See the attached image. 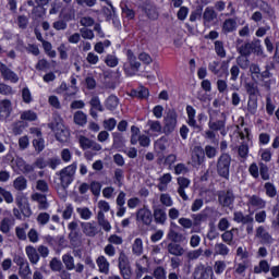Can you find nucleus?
I'll use <instances>...</instances> for the list:
<instances>
[{
  "label": "nucleus",
  "instance_id": "f257e3e1",
  "mask_svg": "<svg viewBox=\"0 0 279 279\" xmlns=\"http://www.w3.org/2000/svg\"><path fill=\"white\" fill-rule=\"evenodd\" d=\"M236 51L240 53V56L247 58H250L252 53H255L260 58H267V54H265V51L263 50V46H260V40L245 43L241 46H238Z\"/></svg>",
  "mask_w": 279,
  "mask_h": 279
},
{
  "label": "nucleus",
  "instance_id": "f03ea898",
  "mask_svg": "<svg viewBox=\"0 0 279 279\" xmlns=\"http://www.w3.org/2000/svg\"><path fill=\"white\" fill-rule=\"evenodd\" d=\"M75 171H77V162H73L72 165L57 172V175H59V180L61 182L62 191H66L69 186L73 184V180H75Z\"/></svg>",
  "mask_w": 279,
  "mask_h": 279
},
{
  "label": "nucleus",
  "instance_id": "7ed1b4c3",
  "mask_svg": "<svg viewBox=\"0 0 279 279\" xmlns=\"http://www.w3.org/2000/svg\"><path fill=\"white\" fill-rule=\"evenodd\" d=\"M226 113L222 112L219 116V111L214 110L209 113L208 128L209 130H213V132H220L222 136H226Z\"/></svg>",
  "mask_w": 279,
  "mask_h": 279
},
{
  "label": "nucleus",
  "instance_id": "20e7f679",
  "mask_svg": "<svg viewBox=\"0 0 279 279\" xmlns=\"http://www.w3.org/2000/svg\"><path fill=\"white\" fill-rule=\"evenodd\" d=\"M186 113H187V125L190 128H193V130H196V132H204V126L202 125V121H206L208 117H206V113L202 112L197 116V120H195V108L193 106L189 105L186 107ZM198 121V124H197Z\"/></svg>",
  "mask_w": 279,
  "mask_h": 279
},
{
  "label": "nucleus",
  "instance_id": "39448f33",
  "mask_svg": "<svg viewBox=\"0 0 279 279\" xmlns=\"http://www.w3.org/2000/svg\"><path fill=\"white\" fill-rule=\"evenodd\" d=\"M175 128H178V112H175V109H168L163 118V134L167 136L173 134Z\"/></svg>",
  "mask_w": 279,
  "mask_h": 279
},
{
  "label": "nucleus",
  "instance_id": "423d86ee",
  "mask_svg": "<svg viewBox=\"0 0 279 279\" xmlns=\"http://www.w3.org/2000/svg\"><path fill=\"white\" fill-rule=\"evenodd\" d=\"M232 162V157L230 155L223 153L220 155L217 161V173L220 178H225L228 180L230 178V165Z\"/></svg>",
  "mask_w": 279,
  "mask_h": 279
},
{
  "label": "nucleus",
  "instance_id": "0eeeda50",
  "mask_svg": "<svg viewBox=\"0 0 279 279\" xmlns=\"http://www.w3.org/2000/svg\"><path fill=\"white\" fill-rule=\"evenodd\" d=\"M70 233L68 239L72 247H82V232L80 231V225L76 221H72L68 225Z\"/></svg>",
  "mask_w": 279,
  "mask_h": 279
},
{
  "label": "nucleus",
  "instance_id": "6e6552de",
  "mask_svg": "<svg viewBox=\"0 0 279 279\" xmlns=\"http://www.w3.org/2000/svg\"><path fill=\"white\" fill-rule=\"evenodd\" d=\"M126 56L129 63H124L123 69L125 75H128V77H132L138 73V70L141 69V62L136 60V57L132 50H128Z\"/></svg>",
  "mask_w": 279,
  "mask_h": 279
},
{
  "label": "nucleus",
  "instance_id": "1a4fd4ad",
  "mask_svg": "<svg viewBox=\"0 0 279 279\" xmlns=\"http://www.w3.org/2000/svg\"><path fill=\"white\" fill-rule=\"evenodd\" d=\"M126 56L129 63H124L123 69L125 75H128V77H132L138 73V70L141 69V62L136 60V57L132 50H128Z\"/></svg>",
  "mask_w": 279,
  "mask_h": 279
},
{
  "label": "nucleus",
  "instance_id": "9d476101",
  "mask_svg": "<svg viewBox=\"0 0 279 279\" xmlns=\"http://www.w3.org/2000/svg\"><path fill=\"white\" fill-rule=\"evenodd\" d=\"M126 56L129 63H124L123 69L125 75H128V77H132L138 73V70L141 69V62L136 60V57L132 50H128Z\"/></svg>",
  "mask_w": 279,
  "mask_h": 279
},
{
  "label": "nucleus",
  "instance_id": "9b49d317",
  "mask_svg": "<svg viewBox=\"0 0 279 279\" xmlns=\"http://www.w3.org/2000/svg\"><path fill=\"white\" fill-rule=\"evenodd\" d=\"M15 166L21 171V173H23V175H27L31 182L37 180L38 175L36 172H34V166L25 162L23 158H17L15 160Z\"/></svg>",
  "mask_w": 279,
  "mask_h": 279
},
{
  "label": "nucleus",
  "instance_id": "f8f14e48",
  "mask_svg": "<svg viewBox=\"0 0 279 279\" xmlns=\"http://www.w3.org/2000/svg\"><path fill=\"white\" fill-rule=\"evenodd\" d=\"M234 192L232 190H223L218 192V203L222 208H232L234 206Z\"/></svg>",
  "mask_w": 279,
  "mask_h": 279
},
{
  "label": "nucleus",
  "instance_id": "ddd939ff",
  "mask_svg": "<svg viewBox=\"0 0 279 279\" xmlns=\"http://www.w3.org/2000/svg\"><path fill=\"white\" fill-rule=\"evenodd\" d=\"M54 125V123H49L48 128L54 132L56 138L59 141V143H66V141H69V136H71V133L64 128L62 122H57V129Z\"/></svg>",
  "mask_w": 279,
  "mask_h": 279
},
{
  "label": "nucleus",
  "instance_id": "4468645a",
  "mask_svg": "<svg viewBox=\"0 0 279 279\" xmlns=\"http://www.w3.org/2000/svg\"><path fill=\"white\" fill-rule=\"evenodd\" d=\"M15 204L24 217H32V208L24 193H17Z\"/></svg>",
  "mask_w": 279,
  "mask_h": 279
},
{
  "label": "nucleus",
  "instance_id": "2eb2a0df",
  "mask_svg": "<svg viewBox=\"0 0 279 279\" xmlns=\"http://www.w3.org/2000/svg\"><path fill=\"white\" fill-rule=\"evenodd\" d=\"M62 262L68 271H73V269H75L76 274H84V264L78 263L75 266V258L71 254H64L62 256Z\"/></svg>",
  "mask_w": 279,
  "mask_h": 279
},
{
  "label": "nucleus",
  "instance_id": "dca6fc26",
  "mask_svg": "<svg viewBox=\"0 0 279 279\" xmlns=\"http://www.w3.org/2000/svg\"><path fill=\"white\" fill-rule=\"evenodd\" d=\"M192 167H202V163L206 160V153H204V148L202 146H194L192 150Z\"/></svg>",
  "mask_w": 279,
  "mask_h": 279
},
{
  "label": "nucleus",
  "instance_id": "f3484780",
  "mask_svg": "<svg viewBox=\"0 0 279 279\" xmlns=\"http://www.w3.org/2000/svg\"><path fill=\"white\" fill-rule=\"evenodd\" d=\"M0 74L5 82H11V84H16L19 82V75L3 62H0Z\"/></svg>",
  "mask_w": 279,
  "mask_h": 279
},
{
  "label": "nucleus",
  "instance_id": "a211bd4d",
  "mask_svg": "<svg viewBox=\"0 0 279 279\" xmlns=\"http://www.w3.org/2000/svg\"><path fill=\"white\" fill-rule=\"evenodd\" d=\"M136 221H140L144 226H151V222L154 221L151 210L147 207L138 209L136 213Z\"/></svg>",
  "mask_w": 279,
  "mask_h": 279
},
{
  "label": "nucleus",
  "instance_id": "6ab92c4d",
  "mask_svg": "<svg viewBox=\"0 0 279 279\" xmlns=\"http://www.w3.org/2000/svg\"><path fill=\"white\" fill-rule=\"evenodd\" d=\"M177 182L179 184V187L177 190L178 194L183 199V202H189V195H186L185 189H189V186H191V180L184 177H179L177 179Z\"/></svg>",
  "mask_w": 279,
  "mask_h": 279
},
{
  "label": "nucleus",
  "instance_id": "aec40b11",
  "mask_svg": "<svg viewBox=\"0 0 279 279\" xmlns=\"http://www.w3.org/2000/svg\"><path fill=\"white\" fill-rule=\"evenodd\" d=\"M153 217L155 219V223H158L159 226H165L167 223V209L154 206Z\"/></svg>",
  "mask_w": 279,
  "mask_h": 279
},
{
  "label": "nucleus",
  "instance_id": "412c9836",
  "mask_svg": "<svg viewBox=\"0 0 279 279\" xmlns=\"http://www.w3.org/2000/svg\"><path fill=\"white\" fill-rule=\"evenodd\" d=\"M81 228L85 236L95 238L99 234V229L95 222H81Z\"/></svg>",
  "mask_w": 279,
  "mask_h": 279
},
{
  "label": "nucleus",
  "instance_id": "4be33fe9",
  "mask_svg": "<svg viewBox=\"0 0 279 279\" xmlns=\"http://www.w3.org/2000/svg\"><path fill=\"white\" fill-rule=\"evenodd\" d=\"M12 114V101L4 99L0 101V121L8 119Z\"/></svg>",
  "mask_w": 279,
  "mask_h": 279
},
{
  "label": "nucleus",
  "instance_id": "5701e85b",
  "mask_svg": "<svg viewBox=\"0 0 279 279\" xmlns=\"http://www.w3.org/2000/svg\"><path fill=\"white\" fill-rule=\"evenodd\" d=\"M25 252L29 263H32V265H37L38 260H40V255L38 254V250H36V247L32 245H28L26 246Z\"/></svg>",
  "mask_w": 279,
  "mask_h": 279
},
{
  "label": "nucleus",
  "instance_id": "b1692460",
  "mask_svg": "<svg viewBox=\"0 0 279 279\" xmlns=\"http://www.w3.org/2000/svg\"><path fill=\"white\" fill-rule=\"evenodd\" d=\"M96 263H97L100 274H105L106 276H108V274H110V263L108 262L106 256H104V255L98 256V258L96 259Z\"/></svg>",
  "mask_w": 279,
  "mask_h": 279
},
{
  "label": "nucleus",
  "instance_id": "393cba45",
  "mask_svg": "<svg viewBox=\"0 0 279 279\" xmlns=\"http://www.w3.org/2000/svg\"><path fill=\"white\" fill-rule=\"evenodd\" d=\"M167 252L170 253L172 256H184V247H182L177 242H170L167 245Z\"/></svg>",
  "mask_w": 279,
  "mask_h": 279
},
{
  "label": "nucleus",
  "instance_id": "a878e982",
  "mask_svg": "<svg viewBox=\"0 0 279 279\" xmlns=\"http://www.w3.org/2000/svg\"><path fill=\"white\" fill-rule=\"evenodd\" d=\"M34 202H38L39 210H47L49 208V203L47 202V196L45 194L35 193L32 195Z\"/></svg>",
  "mask_w": 279,
  "mask_h": 279
},
{
  "label": "nucleus",
  "instance_id": "bb28decb",
  "mask_svg": "<svg viewBox=\"0 0 279 279\" xmlns=\"http://www.w3.org/2000/svg\"><path fill=\"white\" fill-rule=\"evenodd\" d=\"M232 32H236V20H225V22L222 23V34H232Z\"/></svg>",
  "mask_w": 279,
  "mask_h": 279
},
{
  "label": "nucleus",
  "instance_id": "cd10ccee",
  "mask_svg": "<svg viewBox=\"0 0 279 279\" xmlns=\"http://www.w3.org/2000/svg\"><path fill=\"white\" fill-rule=\"evenodd\" d=\"M248 206H253V208H259L263 209L267 206V202L265 199L260 198L257 195H253L248 197Z\"/></svg>",
  "mask_w": 279,
  "mask_h": 279
},
{
  "label": "nucleus",
  "instance_id": "c85d7f7f",
  "mask_svg": "<svg viewBox=\"0 0 279 279\" xmlns=\"http://www.w3.org/2000/svg\"><path fill=\"white\" fill-rule=\"evenodd\" d=\"M168 239L170 241H172V243H184V241H186V236H184V234L170 229L168 232Z\"/></svg>",
  "mask_w": 279,
  "mask_h": 279
},
{
  "label": "nucleus",
  "instance_id": "c756f323",
  "mask_svg": "<svg viewBox=\"0 0 279 279\" xmlns=\"http://www.w3.org/2000/svg\"><path fill=\"white\" fill-rule=\"evenodd\" d=\"M97 219L98 225L105 230V232H110V230H112V226H110V222L106 219L104 211H98Z\"/></svg>",
  "mask_w": 279,
  "mask_h": 279
},
{
  "label": "nucleus",
  "instance_id": "7c9ffc66",
  "mask_svg": "<svg viewBox=\"0 0 279 279\" xmlns=\"http://www.w3.org/2000/svg\"><path fill=\"white\" fill-rule=\"evenodd\" d=\"M246 110L248 114H256L258 112V97H248Z\"/></svg>",
  "mask_w": 279,
  "mask_h": 279
},
{
  "label": "nucleus",
  "instance_id": "2f4dec72",
  "mask_svg": "<svg viewBox=\"0 0 279 279\" xmlns=\"http://www.w3.org/2000/svg\"><path fill=\"white\" fill-rule=\"evenodd\" d=\"M203 19L205 23H213V21L217 19V11L210 7H207L203 13Z\"/></svg>",
  "mask_w": 279,
  "mask_h": 279
},
{
  "label": "nucleus",
  "instance_id": "473e14b6",
  "mask_svg": "<svg viewBox=\"0 0 279 279\" xmlns=\"http://www.w3.org/2000/svg\"><path fill=\"white\" fill-rule=\"evenodd\" d=\"M248 69L253 82H258V80H260V65H258V63H251Z\"/></svg>",
  "mask_w": 279,
  "mask_h": 279
},
{
  "label": "nucleus",
  "instance_id": "72a5a7b5",
  "mask_svg": "<svg viewBox=\"0 0 279 279\" xmlns=\"http://www.w3.org/2000/svg\"><path fill=\"white\" fill-rule=\"evenodd\" d=\"M144 12L147 15V17L150 19V21H157L158 16H159L158 8H156V5H154V4H148L144 9Z\"/></svg>",
  "mask_w": 279,
  "mask_h": 279
},
{
  "label": "nucleus",
  "instance_id": "f704fd0d",
  "mask_svg": "<svg viewBox=\"0 0 279 279\" xmlns=\"http://www.w3.org/2000/svg\"><path fill=\"white\" fill-rule=\"evenodd\" d=\"M13 187L15 191H25L27 189V179L25 177L20 175L13 181Z\"/></svg>",
  "mask_w": 279,
  "mask_h": 279
},
{
  "label": "nucleus",
  "instance_id": "c9c22d12",
  "mask_svg": "<svg viewBox=\"0 0 279 279\" xmlns=\"http://www.w3.org/2000/svg\"><path fill=\"white\" fill-rule=\"evenodd\" d=\"M45 14H47V9H45L39 4H36V7H34L32 10V17L34 21H38V19H43Z\"/></svg>",
  "mask_w": 279,
  "mask_h": 279
},
{
  "label": "nucleus",
  "instance_id": "e433bc0d",
  "mask_svg": "<svg viewBox=\"0 0 279 279\" xmlns=\"http://www.w3.org/2000/svg\"><path fill=\"white\" fill-rule=\"evenodd\" d=\"M235 62H236L238 66H240V69H242V71H247V69H250V65L252 64L250 62V57H245L243 54H240L235 59Z\"/></svg>",
  "mask_w": 279,
  "mask_h": 279
},
{
  "label": "nucleus",
  "instance_id": "4c0bfd02",
  "mask_svg": "<svg viewBox=\"0 0 279 279\" xmlns=\"http://www.w3.org/2000/svg\"><path fill=\"white\" fill-rule=\"evenodd\" d=\"M206 271H208V268L204 266V264H198L193 272V279H204V276H206Z\"/></svg>",
  "mask_w": 279,
  "mask_h": 279
},
{
  "label": "nucleus",
  "instance_id": "58836bf2",
  "mask_svg": "<svg viewBox=\"0 0 279 279\" xmlns=\"http://www.w3.org/2000/svg\"><path fill=\"white\" fill-rule=\"evenodd\" d=\"M105 106L107 110H117V107L119 106V98L114 95H110L105 102Z\"/></svg>",
  "mask_w": 279,
  "mask_h": 279
},
{
  "label": "nucleus",
  "instance_id": "ea45409f",
  "mask_svg": "<svg viewBox=\"0 0 279 279\" xmlns=\"http://www.w3.org/2000/svg\"><path fill=\"white\" fill-rule=\"evenodd\" d=\"M214 252L219 256H228V254H230V248H228V245L223 243H216L214 246Z\"/></svg>",
  "mask_w": 279,
  "mask_h": 279
},
{
  "label": "nucleus",
  "instance_id": "a19ab883",
  "mask_svg": "<svg viewBox=\"0 0 279 279\" xmlns=\"http://www.w3.org/2000/svg\"><path fill=\"white\" fill-rule=\"evenodd\" d=\"M87 117L86 113H84L83 111H76L74 113V123H76V125H81L84 126L87 123Z\"/></svg>",
  "mask_w": 279,
  "mask_h": 279
},
{
  "label": "nucleus",
  "instance_id": "79ce46f5",
  "mask_svg": "<svg viewBox=\"0 0 279 279\" xmlns=\"http://www.w3.org/2000/svg\"><path fill=\"white\" fill-rule=\"evenodd\" d=\"M244 88L248 97H256L258 95V85L255 83H245Z\"/></svg>",
  "mask_w": 279,
  "mask_h": 279
},
{
  "label": "nucleus",
  "instance_id": "37998d69",
  "mask_svg": "<svg viewBox=\"0 0 279 279\" xmlns=\"http://www.w3.org/2000/svg\"><path fill=\"white\" fill-rule=\"evenodd\" d=\"M255 274H269V263L265 259L259 262L258 266L254 267Z\"/></svg>",
  "mask_w": 279,
  "mask_h": 279
},
{
  "label": "nucleus",
  "instance_id": "c03bdc74",
  "mask_svg": "<svg viewBox=\"0 0 279 279\" xmlns=\"http://www.w3.org/2000/svg\"><path fill=\"white\" fill-rule=\"evenodd\" d=\"M239 229H232L229 231H225L221 234V239L225 243H227V245H232V241L234 239V231H238Z\"/></svg>",
  "mask_w": 279,
  "mask_h": 279
},
{
  "label": "nucleus",
  "instance_id": "a18cd8bd",
  "mask_svg": "<svg viewBox=\"0 0 279 279\" xmlns=\"http://www.w3.org/2000/svg\"><path fill=\"white\" fill-rule=\"evenodd\" d=\"M11 229H12V219L3 218L0 222V230L3 232V234H8Z\"/></svg>",
  "mask_w": 279,
  "mask_h": 279
},
{
  "label": "nucleus",
  "instance_id": "49530a36",
  "mask_svg": "<svg viewBox=\"0 0 279 279\" xmlns=\"http://www.w3.org/2000/svg\"><path fill=\"white\" fill-rule=\"evenodd\" d=\"M89 106H92L93 110H98V112H104V106L101 105V100H99L98 96L92 97L89 101Z\"/></svg>",
  "mask_w": 279,
  "mask_h": 279
},
{
  "label": "nucleus",
  "instance_id": "de8ad7c7",
  "mask_svg": "<svg viewBox=\"0 0 279 279\" xmlns=\"http://www.w3.org/2000/svg\"><path fill=\"white\" fill-rule=\"evenodd\" d=\"M81 219H85L86 221L93 217V211L88 207H78L76 209Z\"/></svg>",
  "mask_w": 279,
  "mask_h": 279
},
{
  "label": "nucleus",
  "instance_id": "09e8293b",
  "mask_svg": "<svg viewBox=\"0 0 279 279\" xmlns=\"http://www.w3.org/2000/svg\"><path fill=\"white\" fill-rule=\"evenodd\" d=\"M159 202L160 204H162V206H166L167 208H171V206H173V198H171V195L167 193L160 194Z\"/></svg>",
  "mask_w": 279,
  "mask_h": 279
},
{
  "label": "nucleus",
  "instance_id": "8fccbe9b",
  "mask_svg": "<svg viewBox=\"0 0 279 279\" xmlns=\"http://www.w3.org/2000/svg\"><path fill=\"white\" fill-rule=\"evenodd\" d=\"M19 275L21 276V278H24V279L32 276V270L29 269V263L28 262H26L24 265L20 266Z\"/></svg>",
  "mask_w": 279,
  "mask_h": 279
},
{
  "label": "nucleus",
  "instance_id": "3c124183",
  "mask_svg": "<svg viewBox=\"0 0 279 279\" xmlns=\"http://www.w3.org/2000/svg\"><path fill=\"white\" fill-rule=\"evenodd\" d=\"M118 263H119L118 264L119 269L130 267V259L128 258V255H125V253H123V252L120 253Z\"/></svg>",
  "mask_w": 279,
  "mask_h": 279
},
{
  "label": "nucleus",
  "instance_id": "603ef678",
  "mask_svg": "<svg viewBox=\"0 0 279 279\" xmlns=\"http://www.w3.org/2000/svg\"><path fill=\"white\" fill-rule=\"evenodd\" d=\"M215 51L219 58H226V48L223 47V41H215Z\"/></svg>",
  "mask_w": 279,
  "mask_h": 279
},
{
  "label": "nucleus",
  "instance_id": "864d4df0",
  "mask_svg": "<svg viewBox=\"0 0 279 279\" xmlns=\"http://www.w3.org/2000/svg\"><path fill=\"white\" fill-rule=\"evenodd\" d=\"M132 250L133 254H136V256L143 254V240H141V238L135 239Z\"/></svg>",
  "mask_w": 279,
  "mask_h": 279
},
{
  "label": "nucleus",
  "instance_id": "5fc2aeb1",
  "mask_svg": "<svg viewBox=\"0 0 279 279\" xmlns=\"http://www.w3.org/2000/svg\"><path fill=\"white\" fill-rule=\"evenodd\" d=\"M80 34L84 40H93V38H95V33L93 29L87 27L80 28Z\"/></svg>",
  "mask_w": 279,
  "mask_h": 279
},
{
  "label": "nucleus",
  "instance_id": "6e6d98bb",
  "mask_svg": "<svg viewBox=\"0 0 279 279\" xmlns=\"http://www.w3.org/2000/svg\"><path fill=\"white\" fill-rule=\"evenodd\" d=\"M21 119L22 121H36V119H38V116L34 111L27 110L22 112Z\"/></svg>",
  "mask_w": 279,
  "mask_h": 279
},
{
  "label": "nucleus",
  "instance_id": "4d7b16f0",
  "mask_svg": "<svg viewBox=\"0 0 279 279\" xmlns=\"http://www.w3.org/2000/svg\"><path fill=\"white\" fill-rule=\"evenodd\" d=\"M105 63L107 64V66L114 69V66L119 64V58H117V56L114 54H107Z\"/></svg>",
  "mask_w": 279,
  "mask_h": 279
},
{
  "label": "nucleus",
  "instance_id": "13d9d810",
  "mask_svg": "<svg viewBox=\"0 0 279 279\" xmlns=\"http://www.w3.org/2000/svg\"><path fill=\"white\" fill-rule=\"evenodd\" d=\"M154 278L156 279H167V270L162 266L155 268L153 272Z\"/></svg>",
  "mask_w": 279,
  "mask_h": 279
},
{
  "label": "nucleus",
  "instance_id": "bf43d9fd",
  "mask_svg": "<svg viewBox=\"0 0 279 279\" xmlns=\"http://www.w3.org/2000/svg\"><path fill=\"white\" fill-rule=\"evenodd\" d=\"M112 137H113V146L114 147H123V143L125 141L123 140L122 133L114 132V133H112Z\"/></svg>",
  "mask_w": 279,
  "mask_h": 279
},
{
  "label": "nucleus",
  "instance_id": "052dcab7",
  "mask_svg": "<svg viewBox=\"0 0 279 279\" xmlns=\"http://www.w3.org/2000/svg\"><path fill=\"white\" fill-rule=\"evenodd\" d=\"M147 125L151 132H162V124L160 121L148 120Z\"/></svg>",
  "mask_w": 279,
  "mask_h": 279
},
{
  "label": "nucleus",
  "instance_id": "680f3d73",
  "mask_svg": "<svg viewBox=\"0 0 279 279\" xmlns=\"http://www.w3.org/2000/svg\"><path fill=\"white\" fill-rule=\"evenodd\" d=\"M194 226H199V223L206 221L208 219V215L206 214H194L192 215Z\"/></svg>",
  "mask_w": 279,
  "mask_h": 279
},
{
  "label": "nucleus",
  "instance_id": "e2e57ef3",
  "mask_svg": "<svg viewBox=\"0 0 279 279\" xmlns=\"http://www.w3.org/2000/svg\"><path fill=\"white\" fill-rule=\"evenodd\" d=\"M33 146L35 147L36 151L40 154V151L45 149V140L43 137H37L33 140Z\"/></svg>",
  "mask_w": 279,
  "mask_h": 279
},
{
  "label": "nucleus",
  "instance_id": "0e129e2a",
  "mask_svg": "<svg viewBox=\"0 0 279 279\" xmlns=\"http://www.w3.org/2000/svg\"><path fill=\"white\" fill-rule=\"evenodd\" d=\"M93 142V140L84 136V135H81L80 138H78V143H80V146L86 150V149H90V143Z\"/></svg>",
  "mask_w": 279,
  "mask_h": 279
},
{
  "label": "nucleus",
  "instance_id": "69168bd1",
  "mask_svg": "<svg viewBox=\"0 0 279 279\" xmlns=\"http://www.w3.org/2000/svg\"><path fill=\"white\" fill-rule=\"evenodd\" d=\"M50 269L52 271H62V262L57 257L50 260Z\"/></svg>",
  "mask_w": 279,
  "mask_h": 279
},
{
  "label": "nucleus",
  "instance_id": "338daca9",
  "mask_svg": "<svg viewBox=\"0 0 279 279\" xmlns=\"http://www.w3.org/2000/svg\"><path fill=\"white\" fill-rule=\"evenodd\" d=\"M265 189H266V195H268V197H276V195H278V192L276 191V186H274V184H271L270 182L265 184Z\"/></svg>",
  "mask_w": 279,
  "mask_h": 279
},
{
  "label": "nucleus",
  "instance_id": "774afa93",
  "mask_svg": "<svg viewBox=\"0 0 279 279\" xmlns=\"http://www.w3.org/2000/svg\"><path fill=\"white\" fill-rule=\"evenodd\" d=\"M80 24L83 27H87V28L93 27V25H95V20L90 16H84V17H81Z\"/></svg>",
  "mask_w": 279,
  "mask_h": 279
}]
</instances>
